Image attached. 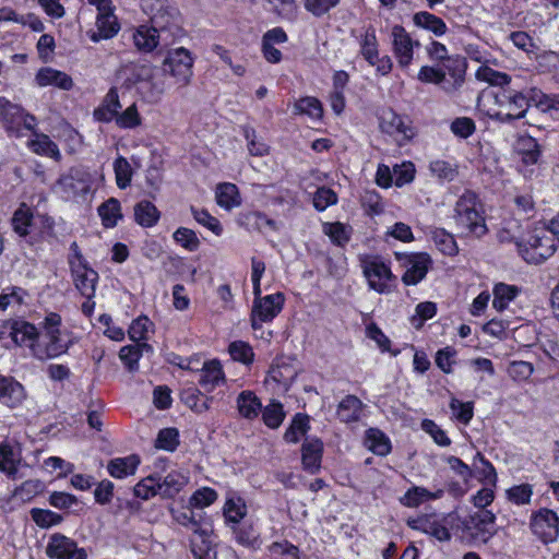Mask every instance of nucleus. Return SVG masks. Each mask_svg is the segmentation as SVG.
I'll use <instances>...</instances> for the list:
<instances>
[{
  "label": "nucleus",
  "instance_id": "f257e3e1",
  "mask_svg": "<svg viewBox=\"0 0 559 559\" xmlns=\"http://www.w3.org/2000/svg\"><path fill=\"white\" fill-rule=\"evenodd\" d=\"M511 78L500 71L491 69V118L509 121L524 117L527 108V97L509 87Z\"/></svg>",
  "mask_w": 559,
  "mask_h": 559
},
{
  "label": "nucleus",
  "instance_id": "f03ea898",
  "mask_svg": "<svg viewBox=\"0 0 559 559\" xmlns=\"http://www.w3.org/2000/svg\"><path fill=\"white\" fill-rule=\"evenodd\" d=\"M360 266L370 289L379 294H390L396 288L397 277L382 258L364 255L360 258Z\"/></svg>",
  "mask_w": 559,
  "mask_h": 559
},
{
  "label": "nucleus",
  "instance_id": "7ed1b4c3",
  "mask_svg": "<svg viewBox=\"0 0 559 559\" xmlns=\"http://www.w3.org/2000/svg\"><path fill=\"white\" fill-rule=\"evenodd\" d=\"M455 222L464 230L478 236L485 235L487 226L485 218L479 214L475 195L464 194L455 206Z\"/></svg>",
  "mask_w": 559,
  "mask_h": 559
},
{
  "label": "nucleus",
  "instance_id": "20e7f679",
  "mask_svg": "<svg viewBox=\"0 0 559 559\" xmlns=\"http://www.w3.org/2000/svg\"><path fill=\"white\" fill-rule=\"evenodd\" d=\"M71 275L75 288L83 297H94L98 282V273L93 270L78 251L69 257Z\"/></svg>",
  "mask_w": 559,
  "mask_h": 559
},
{
  "label": "nucleus",
  "instance_id": "39448f33",
  "mask_svg": "<svg viewBox=\"0 0 559 559\" xmlns=\"http://www.w3.org/2000/svg\"><path fill=\"white\" fill-rule=\"evenodd\" d=\"M10 337L16 346L33 347L36 346L39 333L37 328L23 319H9L0 325V341Z\"/></svg>",
  "mask_w": 559,
  "mask_h": 559
},
{
  "label": "nucleus",
  "instance_id": "423d86ee",
  "mask_svg": "<svg viewBox=\"0 0 559 559\" xmlns=\"http://www.w3.org/2000/svg\"><path fill=\"white\" fill-rule=\"evenodd\" d=\"M285 297L282 293H275L261 297L254 296L250 322L253 330L262 328L265 322H271L283 309Z\"/></svg>",
  "mask_w": 559,
  "mask_h": 559
},
{
  "label": "nucleus",
  "instance_id": "0eeeda50",
  "mask_svg": "<svg viewBox=\"0 0 559 559\" xmlns=\"http://www.w3.org/2000/svg\"><path fill=\"white\" fill-rule=\"evenodd\" d=\"M151 24L164 39V47L174 43L182 35L181 16L177 9L166 8L158 10L152 17Z\"/></svg>",
  "mask_w": 559,
  "mask_h": 559
},
{
  "label": "nucleus",
  "instance_id": "6e6552de",
  "mask_svg": "<svg viewBox=\"0 0 559 559\" xmlns=\"http://www.w3.org/2000/svg\"><path fill=\"white\" fill-rule=\"evenodd\" d=\"M91 179L88 174L80 169H71L60 177L55 189L60 197L67 201L84 198L90 191Z\"/></svg>",
  "mask_w": 559,
  "mask_h": 559
},
{
  "label": "nucleus",
  "instance_id": "1a4fd4ad",
  "mask_svg": "<svg viewBox=\"0 0 559 559\" xmlns=\"http://www.w3.org/2000/svg\"><path fill=\"white\" fill-rule=\"evenodd\" d=\"M530 527L543 544L554 543L559 537V516L552 510L540 509L532 514Z\"/></svg>",
  "mask_w": 559,
  "mask_h": 559
},
{
  "label": "nucleus",
  "instance_id": "9d476101",
  "mask_svg": "<svg viewBox=\"0 0 559 559\" xmlns=\"http://www.w3.org/2000/svg\"><path fill=\"white\" fill-rule=\"evenodd\" d=\"M165 71L175 78L176 82L181 86L190 84L193 75V58L191 53L183 47L169 51L164 61Z\"/></svg>",
  "mask_w": 559,
  "mask_h": 559
},
{
  "label": "nucleus",
  "instance_id": "9b49d317",
  "mask_svg": "<svg viewBox=\"0 0 559 559\" xmlns=\"http://www.w3.org/2000/svg\"><path fill=\"white\" fill-rule=\"evenodd\" d=\"M392 50L402 69L408 68L414 59V48L419 47V41L413 40L411 35L401 25H394L391 31Z\"/></svg>",
  "mask_w": 559,
  "mask_h": 559
},
{
  "label": "nucleus",
  "instance_id": "f8f14e48",
  "mask_svg": "<svg viewBox=\"0 0 559 559\" xmlns=\"http://www.w3.org/2000/svg\"><path fill=\"white\" fill-rule=\"evenodd\" d=\"M380 128L383 132L393 136L399 144H403L415 136L412 122L393 111H385L381 116Z\"/></svg>",
  "mask_w": 559,
  "mask_h": 559
},
{
  "label": "nucleus",
  "instance_id": "ddd939ff",
  "mask_svg": "<svg viewBox=\"0 0 559 559\" xmlns=\"http://www.w3.org/2000/svg\"><path fill=\"white\" fill-rule=\"evenodd\" d=\"M46 552L50 559H87L83 548H79L74 540L61 534L50 537Z\"/></svg>",
  "mask_w": 559,
  "mask_h": 559
},
{
  "label": "nucleus",
  "instance_id": "4468645a",
  "mask_svg": "<svg viewBox=\"0 0 559 559\" xmlns=\"http://www.w3.org/2000/svg\"><path fill=\"white\" fill-rule=\"evenodd\" d=\"M68 350V345L61 338L60 331L45 332L43 340H37L33 347V356L39 360L56 358Z\"/></svg>",
  "mask_w": 559,
  "mask_h": 559
},
{
  "label": "nucleus",
  "instance_id": "2eb2a0df",
  "mask_svg": "<svg viewBox=\"0 0 559 559\" xmlns=\"http://www.w3.org/2000/svg\"><path fill=\"white\" fill-rule=\"evenodd\" d=\"M445 72L444 92L453 93L457 91L464 83L466 72L465 58L455 55L442 61V67Z\"/></svg>",
  "mask_w": 559,
  "mask_h": 559
},
{
  "label": "nucleus",
  "instance_id": "dca6fc26",
  "mask_svg": "<svg viewBox=\"0 0 559 559\" xmlns=\"http://www.w3.org/2000/svg\"><path fill=\"white\" fill-rule=\"evenodd\" d=\"M407 526L412 530L428 534L440 542L451 539L449 530L437 519L435 514H421L419 516L408 519Z\"/></svg>",
  "mask_w": 559,
  "mask_h": 559
},
{
  "label": "nucleus",
  "instance_id": "f3484780",
  "mask_svg": "<svg viewBox=\"0 0 559 559\" xmlns=\"http://www.w3.org/2000/svg\"><path fill=\"white\" fill-rule=\"evenodd\" d=\"M323 442L319 438H307L301 445V464L304 471L314 475L321 469Z\"/></svg>",
  "mask_w": 559,
  "mask_h": 559
},
{
  "label": "nucleus",
  "instance_id": "a211bd4d",
  "mask_svg": "<svg viewBox=\"0 0 559 559\" xmlns=\"http://www.w3.org/2000/svg\"><path fill=\"white\" fill-rule=\"evenodd\" d=\"M26 397L24 386L12 377L0 374V402L10 408L20 406Z\"/></svg>",
  "mask_w": 559,
  "mask_h": 559
},
{
  "label": "nucleus",
  "instance_id": "6ab92c4d",
  "mask_svg": "<svg viewBox=\"0 0 559 559\" xmlns=\"http://www.w3.org/2000/svg\"><path fill=\"white\" fill-rule=\"evenodd\" d=\"M489 527V512H476L462 522L464 537H469L474 542L487 543Z\"/></svg>",
  "mask_w": 559,
  "mask_h": 559
},
{
  "label": "nucleus",
  "instance_id": "aec40b11",
  "mask_svg": "<svg viewBox=\"0 0 559 559\" xmlns=\"http://www.w3.org/2000/svg\"><path fill=\"white\" fill-rule=\"evenodd\" d=\"M230 528L237 544L251 550H258L261 548L262 538L253 522L246 521L236 525H230Z\"/></svg>",
  "mask_w": 559,
  "mask_h": 559
},
{
  "label": "nucleus",
  "instance_id": "412c9836",
  "mask_svg": "<svg viewBox=\"0 0 559 559\" xmlns=\"http://www.w3.org/2000/svg\"><path fill=\"white\" fill-rule=\"evenodd\" d=\"M95 25L96 31L90 33V39L94 43L112 38L120 31V24L114 10H110L108 13H98Z\"/></svg>",
  "mask_w": 559,
  "mask_h": 559
},
{
  "label": "nucleus",
  "instance_id": "4be33fe9",
  "mask_svg": "<svg viewBox=\"0 0 559 559\" xmlns=\"http://www.w3.org/2000/svg\"><path fill=\"white\" fill-rule=\"evenodd\" d=\"M225 381V373L218 360L213 359L203 364L198 382L206 392L214 391Z\"/></svg>",
  "mask_w": 559,
  "mask_h": 559
},
{
  "label": "nucleus",
  "instance_id": "5701e85b",
  "mask_svg": "<svg viewBox=\"0 0 559 559\" xmlns=\"http://www.w3.org/2000/svg\"><path fill=\"white\" fill-rule=\"evenodd\" d=\"M133 43L138 50L152 52L158 46H164V39L151 25H140L133 33Z\"/></svg>",
  "mask_w": 559,
  "mask_h": 559
},
{
  "label": "nucleus",
  "instance_id": "b1692460",
  "mask_svg": "<svg viewBox=\"0 0 559 559\" xmlns=\"http://www.w3.org/2000/svg\"><path fill=\"white\" fill-rule=\"evenodd\" d=\"M35 82L39 87L55 86L63 91H69L73 86L70 75L49 67L38 70L35 75Z\"/></svg>",
  "mask_w": 559,
  "mask_h": 559
},
{
  "label": "nucleus",
  "instance_id": "393cba45",
  "mask_svg": "<svg viewBox=\"0 0 559 559\" xmlns=\"http://www.w3.org/2000/svg\"><path fill=\"white\" fill-rule=\"evenodd\" d=\"M444 495L443 489H437L436 491H430L421 486H412L407 489V491L400 498V502L402 506L406 508H418L420 504L441 499Z\"/></svg>",
  "mask_w": 559,
  "mask_h": 559
},
{
  "label": "nucleus",
  "instance_id": "a878e982",
  "mask_svg": "<svg viewBox=\"0 0 559 559\" xmlns=\"http://www.w3.org/2000/svg\"><path fill=\"white\" fill-rule=\"evenodd\" d=\"M430 259L426 253L413 254L408 258V267L402 276V282L409 286L418 284L428 272Z\"/></svg>",
  "mask_w": 559,
  "mask_h": 559
},
{
  "label": "nucleus",
  "instance_id": "bb28decb",
  "mask_svg": "<svg viewBox=\"0 0 559 559\" xmlns=\"http://www.w3.org/2000/svg\"><path fill=\"white\" fill-rule=\"evenodd\" d=\"M120 109L118 91L116 87H111L105 95L102 105L94 110L93 116L97 121L108 123L115 121Z\"/></svg>",
  "mask_w": 559,
  "mask_h": 559
},
{
  "label": "nucleus",
  "instance_id": "cd10ccee",
  "mask_svg": "<svg viewBox=\"0 0 559 559\" xmlns=\"http://www.w3.org/2000/svg\"><path fill=\"white\" fill-rule=\"evenodd\" d=\"M236 407L240 417L253 420L258 418L262 411L261 400L253 391H241L236 399Z\"/></svg>",
  "mask_w": 559,
  "mask_h": 559
},
{
  "label": "nucleus",
  "instance_id": "c85d7f7f",
  "mask_svg": "<svg viewBox=\"0 0 559 559\" xmlns=\"http://www.w3.org/2000/svg\"><path fill=\"white\" fill-rule=\"evenodd\" d=\"M365 404L353 394L346 395L337 405V418L345 424L356 423L360 419Z\"/></svg>",
  "mask_w": 559,
  "mask_h": 559
},
{
  "label": "nucleus",
  "instance_id": "c756f323",
  "mask_svg": "<svg viewBox=\"0 0 559 559\" xmlns=\"http://www.w3.org/2000/svg\"><path fill=\"white\" fill-rule=\"evenodd\" d=\"M157 489L164 498H174L188 483V478L178 471H171L164 478L160 476H157Z\"/></svg>",
  "mask_w": 559,
  "mask_h": 559
},
{
  "label": "nucleus",
  "instance_id": "7c9ffc66",
  "mask_svg": "<svg viewBox=\"0 0 559 559\" xmlns=\"http://www.w3.org/2000/svg\"><path fill=\"white\" fill-rule=\"evenodd\" d=\"M215 199L216 203L227 211L238 207L241 204L239 190L236 185L230 182H223L216 186Z\"/></svg>",
  "mask_w": 559,
  "mask_h": 559
},
{
  "label": "nucleus",
  "instance_id": "2f4dec72",
  "mask_svg": "<svg viewBox=\"0 0 559 559\" xmlns=\"http://www.w3.org/2000/svg\"><path fill=\"white\" fill-rule=\"evenodd\" d=\"M24 109L15 104H12L5 97H0V120L4 123L9 132L17 130L23 118Z\"/></svg>",
  "mask_w": 559,
  "mask_h": 559
},
{
  "label": "nucleus",
  "instance_id": "473e14b6",
  "mask_svg": "<svg viewBox=\"0 0 559 559\" xmlns=\"http://www.w3.org/2000/svg\"><path fill=\"white\" fill-rule=\"evenodd\" d=\"M140 464L138 455L132 454L126 457H116L108 462L107 471L115 478H124L133 475Z\"/></svg>",
  "mask_w": 559,
  "mask_h": 559
},
{
  "label": "nucleus",
  "instance_id": "72a5a7b5",
  "mask_svg": "<svg viewBox=\"0 0 559 559\" xmlns=\"http://www.w3.org/2000/svg\"><path fill=\"white\" fill-rule=\"evenodd\" d=\"M520 293L521 288L516 285L497 283L492 289V307L500 312L506 310L509 307V304L512 302Z\"/></svg>",
  "mask_w": 559,
  "mask_h": 559
},
{
  "label": "nucleus",
  "instance_id": "f704fd0d",
  "mask_svg": "<svg viewBox=\"0 0 559 559\" xmlns=\"http://www.w3.org/2000/svg\"><path fill=\"white\" fill-rule=\"evenodd\" d=\"M181 402L193 412L201 414L210 408L213 397L205 396L197 388H188L180 393Z\"/></svg>",
  "mask_w": 559,
  "mask_h": 559
},
{
  "label": "nucleus",
  "instance_id": "c9c22d12",
  "mask_svg": "<svg viewBox=\"0 0 559 559\" xmlns=\"http://www.w3.org/2000/svg\"><path fill=\"white\" fill-rule=\"evenodd\" d=\"M225 521L228 525H236L247 514V506L241 497L230 496L223 508Z\"/></svg>",
  "mask_w": 559,
  "mask_h": 559
},
{
  "label": "nucleus",
  "instance_id": "e433bc0d",
  "mask_svg": "<svg viewBox=\"0 0 559 559\" xmlns=\"http://www.w3.org/2000/svg\"><path fill=\"white\" fill-rule=\"evenodd\" d=\"M515 151L521 155L525 165H534L539 158V146L532 136H520L515 143Z\"/></svg>",
  "mask_w": 559,
  "mask_h": 559
},
{
  "label": "nucleus",
  "instance_id": "4c0bfd02",
  "mask_svg": "<svg viewBox=\"0 0 559 559\" xmlns=\"http://www.w3.org/2000/svg\"><path fill=\"white\" fill-rule=\"evenodd\" d=\"M310 418L307 414L297 413L284 433V440L288 443H297L310 429Z\"/></svg>",
  "mask_w": 559,
  "mask_h": 559
},
{
  "label": "nucleus",
  "instance_id": "58836bf2",
  "mask_svg": "<svg viewBox=\"0 0 559 559\" xmlns=\"http://www.w3.org/2000/svg\"><path fill=\"white\" fill-rule=\"evenodd\" d=\"M97 211L105 227H115L122 218L120 202L115 198L102 203Z\"/></svg>",
  "mask_w": 559,
  "mask_h": 559
},
{
  "label": "nucleus",
  "instance_id": "ea45409f",
  "mask_svg": "<svg viewBox=\"0 0 559 559\" xmlns=\"http://www.w3.org/2000/svg\"><path fill=\"white\" fill-rule=\"evenodd\" d=\"M134 218L143 227L155 225L159 218V212L150 201H141L134 206Z\"/></svg>",
  "mask_w": 559,
  "mask_h": 559
},
{
  "label": "nucleus",
  "instance_id": "a19ab883",
  "mask_svg": "<svg viewBox=\"0 0 559 559\" xmlns=\"http://www.w3.org/2000/svg\"><path fill=\"white\" fill-rule=\"evenodd\" d=\"M20 459L15 454L13 447L8 442L0 443V471L14 479L17 474V463Z\"/></svg>",
  "mask_w": 559,
  "mask_h": 559
},
{
  "label": "nucleus",
  "instance_id": "79ce46f5",
  "mask_svg": "<svg viewBox=\"0 0 559 559\" xmlns=\"http://www.w3.org/2000/svg\"><path fill=\"white\" fill-rule=\"evenodd\" d=\"M413 20L416 26L430 31L436 36H441L447 32L445 23L429 12H418L414 15Z\"/></svg>",
  "mask_w": 559,
  "mask_h": 559
},
{
  "label": "nucleus",
  "instance_id": "37998d69",
  "mask_svg": "<svg viewBox=\"0 0 559 559\" xmlns=\"http://www.w3.org/2000/svg\"><path fill=\"white\" fill-rule=\"evenodd\" d=\"M115 123L120 129L132 130L142 126V117L136 103H132L123 111L118 112Z\"/></svg>",
  "mask_w": 559,
  "mask_h": 559
},
{
  "label": "nucleus",
  "instance_id": "c03bdc74",
  "mask_svg": "<svg viewBox=\"0 0 559 559\" xmlns=\"http://www.w3.org/2000/svg\"><path fill=\"white\" fill-rule=\"evenodd\" d=\"M555 253V247H519V254L523 260L533 265L545 262Z\"/></svg>",
  "mask_w": 559,
  "mask_h": 559
},
{
  "label": "nucleus",
  "instance_id": "a18cd8bd",
  "mask_svg": "<svg viewBox=\"0 0 559 559\" xmlns=\"http://www.w3.org/2000/svg\"><path fill=\"white\" fill-rule=\"evenodd\" d=\"M28 146L36 154L46 155L56 159H59L61 156L56 143L46 134H36L35 139L29 141Z\"/></svg>",
  "mask_w": 559,
  "mask_h": 559
},
{
  "label": "nucleus",
  "instance_id": "49530a36",
  "mask_svg": "<svg viewBox=\"0 0 559 559\" xmlns=\"http://www.w3.org/2000/svg\"><path fill=\"white\" fill-rule=\"evenodd\" d=\"M27 296V290L20 286H9L3 288L0 294V310L5 311L12 305L21 306L25 304V298Z\"/></svg>",
  "mask_w": 559,
  "mask_h": 559
},
{
  "label": "nucleus",
  "instance_id": "de8ad7c7",
  "mask_svg": "<svg viewBox=\"0 0 559 559\" xmlns=\"http://www.w3.org/2000/svg\"><path fill=\"white\" fill-rule=\"evenodd\" d=\"M367 442L369 449L377 455H386L391 451L389 438L379 429L370 428L367 431Z\"/></svg>",
  "mask_w": 559,
  "mask_h": 559
},
{
  "label": "nucleus",
  "instance_id": "09e8293b",
  "mask_svg": "<svg viewBox=\"0 0 559 559\" xmlns=\"http://www.w3.org/2000/svg\"><path fill=\"white\" fill-rule=\"evenodd\" d=\"M294 112L296 115H307L311 119H320L323 115V109L319 99L308 96L295 103Z\"/></svg>",
  "mask_w": 559,
  "mask_h": 559
},
{
  "label": "nucleus",
  "instance_id": "8fccbe9b",
  "mask_svg": "<svg viewBox=\"0 0 559 559\" xmlns=\"http://www.w3.org/2000/svg\"><path fill=\"white\" fill-rule=\"evenodd\" d=\"M261 413L263 423L271 429L278 428L285 418L283 405L277 401L271 402Z\"/></svg>",
  "mask_w": 559,
  "mask_h": 559
},
{
  "label": "nucleus",
  "instance_id": "3c124183",
  "mask_svg": "<svg viewBox=\"0 0 559 559\" xmlns=\"http://www.w3.org/2000/svg\"><path fill=\"white\" fill-rule=\"evenodd\" d=\"M32 218L33 214L31 209L25 203H22L20 207L14 212L11 219L13 230L20 236L27 235Z\"/></svg>",
  "mask_w": 559,
  "mask_h": 559
},
{
  "label": "nucleus",
  "instance_id": "603ef678",
  "mask_svg": "<svg viewBox=\"0 0 559 559\" xmlns=\"http://www.w3.org/2000/svg\"><path fill=\"white\" fill-rule=\"evenodd\" d=\"M323 233L330 237V239L336 245L347 242L350 238L352 228L340 222L324 223Z\"/></svg>",
  "mask_w": 559,
  "mask_h": 559
},
{
  "label": "nucleus",
  "instance_id": "864d4df0",
  "mask_svg": "<svg viewBox=\"0 0 559 559\" xmlns=\"http://www.w3.org/2000/svg\"><path fill=\"white\" fill-rule=\"evenodd\" d=\"M114 171L116 183L120 189H126L130 186L132 179V168L126 157L119 156L115 159Z\"/></svg>",
  "mask_w": 559,
  "mask_h": 559
},
{
  "label": "nucleus",
  "instance_id": "5fc2aeb1",
  "mask_svg": "<svg viewBox=\"0 0 559 559\" xmlns=\"http://www.w3.org/2000/svg\"><path fill=\"white\" fill-rule=\"evenodd\" d=\"M367 336L374 341L382 353H390L396 357L401 350L391 348L390 338L382 332V330L376 324L370 323L366 329Z\"/></svg>",
  "mask_w": 559,
  "mask_h": 559
},
{
  "label": "nucleus",
  "instance_id": "6e6d98bb",
  "mask_svg": "<svg viewBox=\"0 0 559 559\" xmlns=\"http://www.w3.org/2000/svg\"><path fill=\"white\" fill-rule=\"evenodd\" d=\"M31 518L41 528H48L62 522L63 518L50 510L34 508Z\"/></svg>",
  "mask_w": 559,
  "mask_h": 559
},
{
  "label": "nucleus",
  "instance_id": "4d7b16f0",
  "mask_svg": "<svg viewBox=\"0 0 559 559\" xmlns=\"http://www.w3.org/2000/svg\"><path fill=\"white\" fill-rule=\"evenodd\" d=\"M179 445V432L176 428H164L159 430L155 440L157 449L174 452Z\"/></svg>",
  "mask_w": 559,
  "mask_h": 559
},
{
  "label": "nucleus",
  "instance_id": "13d9d810",
  "mask_svg": "<svg viewBox=\"0 0 559 559\" xmlns=\"http://www.w3.org/2000/svg\"><path fill=\"white\" fill-rule=\"evenodd\" d=\"M228 352L235 361H239L245 365H249L253 361L254 353L252 347L246 342L235 341L230 343Z\"/></svg>",
  "mask_w": 559,
  "mask_h": 559
},
{
  "label": "nucleus",
  "instance_id": "bf43d9fd",
  "mask_svg": "<svg viewBox=\"0 0 559 559\" xmlns=\"http://www.w3.org/2000/svg\"><path fill=\"white\" fill-rule=\"evenodd\" d=\"M158 478L157 475H150L143 478L140 483L134 486V495L138 498L143 500H147L156 495H159V489H157Z\"/></svg>",
  "mask_w": 559,
  "mask_h": 559
},
{
  "label": "nucleus",
  "instance_id": "052dcab7",
  "mask_svg": "<svg viewBox=\"0 0 559 559\" xmlns=\"http://www.w3.org/2000/svg\"><path fill=\"white\" fill-rule=\"evenodd\" d=\"M247 219L250 224L254 225L259 230L264 233L265 235H270L272 233H276L280 230V223L269 218L266 215L260 212L250 213L247 216Z\"/></svg>",
  "mask_w": 559,
  "mask_h": 559
},
{
  "label": "nucleus",
  "instance_id": "680f3d73",
  "mask_svg": "<svg viewBox=\"0 0 559 559\" xmlns=\"http://www.w3.org/2000/svg\"><path fill=\"white\" fill-rule=\"evenodd\" d=\"M153 326V323L145 316L139 317L132 321L129 326V337L134 342L144 341L147 338V334Z\"/></svg>",
  "mask_w": 559,
  "mask_h": 559
},
{
  "label": "nucleus",
  "instance_id": "e2e57ef3",
  "mask_svg": "<svg viewBox=\"0 0 559 559\" xmlns=\"http://www.w3.org/2000/svg\"><path fill=\"white\" fill-rule=\"evenodd\" d=\"M217 492L210 487H202L193 492L191 496L189 503L193 508H205L211 506L217 500Z\"/></svg>",
  "mask_w": 559,
  "mask_h": 559
},
{
  "label": "nucleus",
  "instance_id": "0e129e2a",
  "mask_svg": "<svg viewBox=\"0 0 559 559\" xmlns=\"http://www.w3.org/2000/svg\"><path fill=\"white\" fill-rule=\"evenodd\" d=\"M44 489V484L38 479H29L24 481L21 486H19L13 496L15 498L21 499L22 501H28L33 499L35 496L40 493Z\"/></svg>",
  "mask_w": 559,
  "mask_h": 559
},
{
  "label": "nucleus",
  "instance_id": "69168bd1",
  "mask_svg": "<svg viewBox=\"0 0 559 559\" xmlns=\"http://www.w3.org/2000/svg\"><path fill=\"white\" fill-rule=\"evenodd\" d=\"M417 79L423 83L438 84L444 91L445 72L443 69L424 66L420 68Z\"/></svg>",
  "mask_w": 559,
  "mask_h": 559
},
{
  "label": "nucleus",
  "instance_id": "338daca9",
  "mask_svg": "<svg viewBox=\"0 0 559 559\" xmlns=\"http://www.w3.org/2000/svg\"><path fill=\"white\" fill-rule=\"evenodd\" d=\"M360 52L368 63H373L379 55L374 31H367L361 40Z\"/></svg>",
  "mask_w": 559,
  "mask_h": 559
},
{
  "label": "nucleus",
  "instance_id": "774afa93",
  "mask_svg": "<svg viewBox=\"0 0 559 559\" xmlns=\"http://www.w3.org/2000/svg\"><path fill=\"white\" fill-rule=\"evenodd\" d=\"M119 358L133 372L139 369V360L141 358V348L136 345H127L119 350Z\"/></svg>",
  "mask_w": 559,
  "mask_h": 559
}]
</instances>
